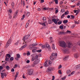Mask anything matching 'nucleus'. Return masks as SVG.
<instances>
[{
  "label": "nucleus",
  "mask_w": 80,
  "mask_h": 80,
  "mask_svg": "<svg viewBox=\"0 0 80 80\" xmlns=\"http://www.w3.org/2000/svg\"><path fill=\"white\" fill-rule=\"evenodd\" d=\"M59 44L60 46L63 47V48H65L67 47L66 43L64 41H61L59 42Z\"/></svg>",
  "instance_id": "f257e3e1"
},
{
  "label": "nucleus",
  "mask_w": 80,
  "mask_h": 80,
  "mask_svg": "<svg viewBox=\"0 0 80 80\" xmlns=\"http://www.w3.org/2000/svg\"><path fill=\"white\" fill-rule=\"evenodd\" d=\"M12 41L11 40V39H10L7 42V44L5 47V48H7L9 46V45L11 43V42Z\"/></svg>",
  "instance_id": "f03ea898"
},
{
  "label": "nucleus",
  "mask_w": 80,
  "mask_h": 80,
  "mask_svg": "<svg viewBox=\"0 0 80 80\" xmlns=\"http://www.w3.org/2000/svg\"><path fill=\"white\" fill-rule=\"evenodd\" d=\"M67 33V32H65V31H60L58 33V35H65Z\"/></svg>",
  "instance_id": "7ed1b4c3"
},
{
  "label": "nucleus",
  "mask_w": 80,
  "mask_h": 80,
  "mask_svg": "<svg viewBox=\"0 0 80 80\" xmlns=\"http://www.w3.org/2000/svg\"><path fill=\"white\" fill-rule=\"evenodd\" d=\"M29 72V73H28V75H32V73H33V70L32 69H28L27 70Z\"/></svg>",
  "instance_id": "20e7f679"
},
{
  "label": "nucleus",
  "mask_w": 80,
  "mask_h": 80,
  "mask_svg": "<svg viewBox=\"0 0 80 80\" xmlns=\"http://www.w3.org/2000/svg\"><path fill=\"white\" fill-rule=\"evenodd\" d=\"M1 75L2 78H4V76H5V77H7V74H6V73L5 72L3 73L2 72L1 73Z\"/></svg>",
  "instance_id": "39448f33"
},
{
  "label": "nucleus",
  "mask_w": 80,
  "mask_h": 80,
  "mask_svg": "<svg viewBox=\"0 0 80 80\" xmlns=\"http://www.w3.org/2000/svg\"><path fill=\"white\" fill-rule=\"evenodd\" d=\"M72 43L70 42H69L67 45V47L68 48H70L71 47H72Z\"/></svg>",
  "instance_id": "423d86ee"
},
{
  "label": "nucleus",
  "mask_w": 80,
  "mask_h": 80,
  "mask_svg": "<svg viewBox=\"0 0 80 80\" xmlns=\"http://www.w3.org/2000/svg\"><path fill=\"white\" fill-rule=\"evenodd\" d=\"M27 46V44H25L23 46H22L19 49L20 50H23V49L24 48H25Z\"/></svg>",
  "instance_id": "0eeeda50"
},
{
  "label": "nucleus",
  "mask_w": 80,
  "mask_h": 80,
  "mask_svg": "<svg viewBox=\"0 0 80 80\" xmlns=\"http://www.w3.org/2000/svg\"><path fill=\"white\" fill-rule=\"evenodd\" d=\"M54 69V68L53 67H49L48 68V70L49 71H53Z\"/></svg>",
  "instance_id": "6e6552de"
},
{
  "label": "nucleus",
  "mask_w": 80,
  "mask_h": 80,
  "mask_svg": "<svg viewBox=\"0 0 80 80\" xmlns=\"http://www.w3.org/2000/svg\"><path fill=\"white\" fill-rule=\"evenodd\" d=\"M51 56L53 57H55L57 56V53H56L55 54L54 53H52L51 54Z\"/></svg>",
  "instance_id": "1a4fd4ad"
},
{
  "label": "nucleus",
  "mask_w": 80,
  "mask_h": 80,
  "mask_svg": "<svg viewBox=\"0 0 80 80\" xmlns=\"http://www.w3.org/2000/svg\"><path fill=\"white\" fill-rule=\"evenodd\" d=\"M18 11H19L18 10L16 11L15 13L14 14L13 18H15V17H17V13H18Z\"/></svg>",
  "instance_id": "9d476101"
},
{
  "label": "nucleus",
  "mask_w": 80,
  "mask_h": 80,
  "mask_svg": "<svg viewBox=\"0 0 80 80\" xmlns=\"http://www.w3.org/2000/svg\"><path fill=\"white\" fill-rule=\"evenodd\" d=\"M68 56H65L63 58V60H64V61H66V60H67V59H68Z\"/></svg>",
  "instance_id": "9b49d317"
},
{
  "label": "nucleus",
  "mask_w": 80,
  "mask_h": 80,
  "mask_svg": "<svg viewBox=\"0 0 80 80\" xmlns=\"http://www.w3.org/2000/svg\"><path fill=\"white\" fill-rule=\"evenodd\" d=\"M39 62V61L38 60H36L33 63L34 65H37V64Z\"/></svg>",
  "instance_id": "f8f14e48"
},
{
  "label": "nucleus",
  "mask_w": 80,
  "mask_h": 80,
  "mask_svg": "<svg viewBox=\"0 0 80 80\" xmlns=\"http://www.w3.org/2000/svg\"><path fill=\"white\" fill-rule=\"evenodd\" d=\"M52 21L54 22L55 24H57V20L56 19H52Z\"/></svg>",
  "instance_id": "ddd939ff"
},
{
  "label": "nucleus",
  "mask_w": 80,
  "mask_h": 80,
  "mask_svg": "<svg viewBox=\"0 0 80 80\" xmlns=\"http://www.w3.org/2000/svg\"><path fill=\"white\" fill-rule=\"evenodd\" d=\"M27 39H28L27 38L26 36L23 37L22 38V40H23V42H25V40H27Z\"/></svg>",
  "instance_id": "4468645a"
},
{
  "label": "nucleus",
  "mask_w": 80,
  "mask_h": 80,
  "mask_svg": "<svg viewBox=\"0 0 80 80\" xmlns=\"http://www.w3.org/2000/svg\"><path fill=\"white\" fill-rule=\"evenodd\" d=\"M74 56L75 58H77L78 57V53L75 54L74 55Z\"/></svg>",
  "instance_id": "2eb2a0df"
},
{
  "label": "nucleus",
  "mask_w": 80,
  "mask_h": 80,
  "mask_svg": "<svg viewBox=\"0 0 80 80\" xmlns=\"http://www.w3.org/2000/svg\"><path fill=\"white\" fill-rule=\"evenodd\" d=\"M47 61H46L44 63V66L46 67H47L48 66V64H47Z\"/></svg>",
  "instance_id": "dca6fc26"
},
{
  "label": "nucleus",
  "mask_w": 80,
  "mask_h": 80,
  "mask_svg": "<svg viewBox=\"0 0 80 80\" xmlns=\"http://www.w3.org/2000/svg\"><path fill=\"white\" fill-rule=\"evenodd\" d=\"M11 6L12 7V8H13V7H15V4L14 3V2H12L11 3Z\"/></svg>",
  "instance_id": "f3484780"
},
{
  "label": "nucleus",
  "mask_w": 80,
  "mask_h": 80,
  "mask_svg": "<svg viewBox=\"0 0 80 80\" xmlns=\"http://www.w3.org/2000/svg\"><path fill=\"white\" fill-rule=\"evenodd\" d=\"M34 58L35 60H38V55H36L34 57Z\"/></svg>",
  "instance_id": "a211bd4d"
},
{
  "label": "nucleus",
  "mask_w": 80,
  "mask_h": 80,
  "mask_svg": "<svg viewBox=\"0 0 80 80\" xmlns=\"http://www.w3.org/2000/svg\"><path fill=\"white\" fill-rule=\"evenodd\" d=\"M16 56H17V58H20L21 57L20 55V54H17Z\"/></svg>",
  "instance_id": "6ab92c4d"
},
{
  "label": "nucleus",
  "mask_w": 80,
  "mask_h": 80,
  "mask_svg": "<svg viewBox=\"0 0 80 80\" xmlns=\"http://www.w3.org/2000/svg\"><path fill=\"white\" fill-rule=\"evenodd\" d=\"M45 47H46L48 48H50V45L49 44H46L45 45Z\"/></svg>",
  "instance_id": "aec40b11"
},
{
  "label": "nucleus",
  "mask_w": 80,
  "mask_h": 80,
  "mask_svg": "<svg viewBox=\"0 0 80 80\" xmlns=\"http://www.w3.org/2000/svg\"><path fill=\"white\" fill-rule=\"evenodd\" d=\"M8 59H9V58H8V57H7V56L6 55L5 56V61H8Z\"/></svg>",
  "instance_id": "412c9836"
},
{
  "label": "nucleus",
  "mask_w": 80,
  "mask_h": 80,
  "mask_svg": "<svg viewBox=\"0 0 80 80\" xmlns=\"http://www.w3.org/2000/svg\"><path fill=\"white\" fill-rule=\"evenodd\" d=\"M63 22L64 23H67L68 22V20H64L63 21Z\"/></svg>",
  "instance_id": "4be33fe9"
},
{
  "label": "nucleus",
  "mask_w": 80,
  "mask_h": 80,
  "mask_svg": "<svg viewBox=\"0 0 80 80\" xmlns=\"http://www.w3.org/2000/svg\"><path fill=\"white\" fill-rule=\"evenodd\" d=\"M50 58L51 60H53V59H54V57L51 56L50 57Z\"/></svg>",
  "instance_id": "5701e85b"
},
{
  "label": "nucleus",
  "mask_w": 80,
  "mask_h": 80,
  "mask_svg": "<svg viewBox=\"0 0 80 80\" xmlns=\"http://www.w3.org/2000/svg\"><path fill=\"white\" fill-rule=\"evenodd\" d=\"M67 74H70V73H71V71L70 70H68L67 71Z\"/></svg>",
  "instance_id": "b1692460"
},
{
  "label": "nucleus",
  "mask_w": 80,
  "mask_h": 80,
  "mask_svg": "<svg viewBox=\"0 0 80 80\" xmlns=\"http://www.w3.org/2000/svg\"><path fill=\"white\" fill-rule=\"evenodd\" d=\"M52 48L53 50H55V45H54V44H53L52 45Z\"/></svg>",
  "instance_id": "393cba45"
},
{
  "label": "nucleus",
  "mask_w": 80,
  "mask_h": 80,
  "mask_svg": "<svg viewBox=\"0 0 80 80\" xmlns=\"http://www.w3.org/2000/svg\"><path fill=\"white\" fill-rule=\"evenodd\" d=\"M70 16L71 17V19H73L74 18H75V16L73 15H70Z\"/></svg>",
  "instance_id": "a878e982"
},
{
  "label": "nucleus",
  "mask_w": 80,
  "mask_h": 80,
  "mask_svg": "<svg viewBox=\"0 0 80 80\" xmlns=\"http://www.w3.org/2000/svg\"><path fill=\"white\" fill-rule=\"evenodd\" d=\"M6 55L7 57H8L9 58L11 57V55L9 54H7Z\"/></svg>",
  "instance_id": "bb28decb"
},
{
  "label": "nucleus",
  "mask_w": 80,
  "mask_h": 80,
  "mask_svg": "<svg viewBox=\"0 0 80 80\" xmlns=\"http://www.w3.org/2000/svg\"><path fill=\"white\" fill-rule=\"evenodd\" d=\"M10 68L8 66H6V69L8 70H10Z\"/></svg>",
  "instance_id": "cd10ccee"
},
{
  "label": "nucleus",
  "mask_w": 80,
  "mask_h": 80,
  "mask_svg": "<svg viewBox=\"0 0 80 80\" xmlns=\"http://www.w3.org/2000/svg\"><path fill=\"white\" fill-rule=\"evenodd\" d=\"M37 45H38V44H35L34 43L32 45V47H34V46H37Z\"/></svg>",
  "instance_id": "c85d7f7f"
},
{
  "label": "nucleus",
  "mask_w": 80,
  "mask_h": 80,
  "mask_svg": "<svg viewBox=\"0 0 80 80\" xmlns=\"http://www.w3.org/2000/svg\"><path fill=\"white\" fill-rule=\"evenodd\" d=\"M69 13V12L68 11H67V12H65V15H68V14Z\"/></svg>",
  "instance_id": "c756f323"
},
{
  "label": "nucleus",
  "mask_w": 80,
  "mask_h": 80,
  "mask_svg": "<svg viewBox=\"0 0 80 80\" xmlns=\"http://www.w3.org/2000/svg\"><path fill=\"white\" fill-rule=\"evenodd\" d=\"M80 9H79L78 10H77V12H76V15H78V13H79V12H80Z\"/></svg>",
  "instance_id": "7c9ffc66"
},
{
  "label": "nucleus",
  "mask_w": 80,
  "mask_h": 80,
  "mask_svg": "<svg viewBox=\"0 0 80 80\" xmlns=\"http://www.w3.org/2000/svg\"><path fill=\"white\" fill-rule=\"evenodd\" d=\"M32 53H35L37 52V50L35 49H33L32 50Z\"/></svg>",
  "instance_id": "2f4dec72"
},
{
  "label": "nucleus",
  "mask_w": 80,
  "mask_h": 80,
  "mask_svg": "<svg viewBox=\"0 0 80 80\" xmlns=\"http://www.w3.org/2000/svg\"><path fill=\"white\" fill-rule=\"evenodd\" d=\"M58 73L59 74H60L61 75H62V71L61 70H59L58 71Z\"/></svg>",
  "instance_id": "473e14b6"
},
{
  "label": "nucleus",
  "mask_w": 80,
  "mask_h": 80,
  "mask_svg": "<svg viewBox=\"0 0 80 80\" xmlns=\"http://www.w3.org/2000/svg\"><path fill=\"white\" fill-rule=\"evenodd\" d=\"M34 48V47H30L29 48V49L31 50H33Z\"/></svg>",
  "instance_id": "72a5a7b5"
},
{
  "label": "nucleus",
  "mask_w": 80,
  "mask_h": 80,
  "mask_svg": "<svg viewBox=\"0 0 80 80\" xmlns=\"http://www.w3.org/2000/svg\"><path fill=\"white\" fill-rule=\"evenodd\" d=\"M64 16H65V14L64 13L61 16V18H64Z\"/></svg>",
  "instance_id": "f704fd0d"
},
{
  "label": "nucleus",
  "mask_w": 80,
  "mask_h": 80,
  "mask_svg": "<svg viewBox=\"0 0 80 80\" xmlns=\"http://www.w3.org/2000/svg\"><path fill=\"white\" fill-rule=\"evenodd\" d=\"M37 52H38V53H40L41 52H42V49H39L38 50H37Z\"/></svg>",
  "instance_id": "c9c22d12"
},
{
  "label": "nucleus",
  "mask_w": 80,
  "mask_h": 80,
  "mask_svg": "<svg viewBox=\"0 0 80 80\" xmlns=\"http://www.w3.org/2000/svg\"><path fill=\"white\" fill-rule=\"evenodd\" d=\"M66 78V76H64L63 78H61V80H65Z\"/></svg>",
  "instance_id": "e433bc0d"
},
{
  "label": "nucleus",
  "mask_w": 80,
  "mask_h": 80,
  "mask_svg": "<svg viewBox=\"0 0 80 80\" xmlns=\"http://www.w3.org/2000/svg\"><path fill=\"white\" fill-rule=\"evenodd\" d=\"M65 9H62L61 10V12H62V13H63V12H65Z\"/></svg>",
  "instance_id": "4c0bfd02"
},
{
  "label": "nucleus",
  "mask_w": 80,
  "mask_h": 80,
  "mask_svg": "<svg viewBox=\"0 0 80 80\" xmlns=\"http://www.w3.org/2000/svg\"><path fill=\"white\" fill-rule=\"evenodd\" d=\"M13 59H14L13 57H12L10 58V60H11V61H13Z\"/></svg>",
  "instance_id": "58836bf2"
},
{
  "label": "nucleus",
  "mask_w": 80,
  "mask_h": 80,
  "mask_svg": "<svg viewBox=\"0 0 80 80\" xmlns=\"http://www.w3.org/2000/svg\"><path fill=\"white\" fill-rule=\"evenodd\" d=\"M20 40L18 41L15 44V45H18V43H19V42Z\"/></svg>",
  "instance_id": "ea45409f"
},
{
  "label": "nucleus",
  "mask_w": 80,
  "mask_h": 80,
  "mask_svg": "<svg viewBox=\"0 0 80 80\" xmlns=\"http://www.w3.org/2000/svg\"><path fill=\"white\" fill-rule=\"evenodd\" d=\"M30 12H28L27 13L26 15L28 16H28L30 15Z\"/></svg>",
  "instance_id": "a19ab883"
},
{
  "label": "nucleus",
  "mask_w": 80,
  "mask_h": 80,
  "mask_svg": "<svg viewBox=\"0 0 80 80\" xmlns=\"http://www.w3.org/2000/svg\"><path fill=\"white\" fill-rule=\"evenodd\" d=\"M54 0V2H55L56 4H58V0Z\"/></svg>",
  "instance_id": "79ce46f5"
},
{
  "label": "nucleus",
  "mask_w": 80,
  "mask_h": 80,
  "mask_svg": "<svg viewBox=\"0 0 80 80\" xmlns=\"http://www.w3.org/2000/svg\"><path fill=\"white\" fill-rule=\"evenodd\" d=\"M29 25V23H27L26 25V28H27Z\"/></svg>",
  "instance_id": "37998d69"
},
{
  "label": "nucleus",
  "mask_w": 80,
  "mask_h": 80,
  "mask_svg": "<svg viewBox=\"0 0 80 80\" xmlns=\"http://www.w3.org/2000/svg\"><path fill=\"white\" fill-rule=\"evenodd\" d=\"M75 25H71V28H73L75 27Z\"/></svg>",
  "instance_id": "c03bdc74"
},
{
  "label": "nucleus",
  "mask_w": 80,
  "mask_h": 80,
  "mask_svg": "<svg viewBox=\"0 0 80 80\" xmlns=\"http://www.w3.org/2000/svg\"><path fill=\"white\" fill-rule=\"evenodd\" d=\"M45 23H46V22H44L43 23H42V26H46V25L45 24Z\"/></svg>",
  "instance_id": "a18cd8bd"
},
{
  "label": "nucleus",
  "mask_w": 80,
  "mask_h": 80,
  "mask_svg": "<svg viewBox=\"0 0 80 80\" xmlns=\"http://www.w3.org/2000/svg\"><path fill=\"white\" fill-rule=\"evenodd\" d=\"M22 3H23V6H25V3L24 2V1H23V2L22 1L21 2V4H22Z\"/></svg>",
  "instance_id": "49530a36"
},
{
  "label": "nucleus",
  "mask_w": 80,
  "mask_h": 80,
  "mask_svg": "<svg viewBox=\"0 0 80 80\" xmlns=\"http://www.w3.org/2000/svg\"><path fill=\"white\" fill-rule=\"evenodd\" d=\"M59 28H60V29H63V27L62 25H61L59 27Z\"/></svg>",
  "instance_id": "de8ad7c7"
},
{
  "label": "nucleus",
  "mask_w": 80,
  "mask_h": 80,
  "mask_svg": "<svg viewBox=\"0 0 80 80\" xmlns=\"http://www.w3.org/2000/svg\"><path fill=\"white\" fill-rule=\"evenodd\" d=\"M42 20H43V21H46V18L45 17H43Z\"/></svg>",
  "instance_id": "09e8293b"
},
{
  "label": "nucleus",
  "mask_w": 80,
  "mask_h": 80,
  "mask_svg": "<svg viewBox=\"0 0 80 80\" xmlns=\"http://www.w3.org/2000/svg\"><path fill=\"white\" fill-rule=\"evenodd\" d=\"M48 23L49 24H51V23H52V21L49 20L48 21Z\"/></svg>",
  "instance_id": "8fccbe9b"
},
{
  "label": "nucleus",
  "mask_w": 80,
  "mask_h": 80,
  "mask_svg": "<svg viewBox=\"0 0 80 80\" xmlns=\"http://www.w3.org/2000/svg\"><path fill=\"white\" fill-rule=\"evenodd\" d=\"M65 32L66 33H71V31H70L67 30V32Z\"/></svg>",
  "instance_id": "3c124183"
},
{
  "label": "nucleus",
  "mask_w": 80,
  "mask_h": 80,
  "mask_svg": "<svg viewBox=\"0 0 80 80\" xmlns=\"http://www.w3.org/2000/svg\"><path fill=\"white\" fill-rule=\"evenodd\" d=\"M62 22L61 21H59L58 22V25H60V24H62Z\"/></svg>",
  "instance_id": "603ef678"
},
{
  "label": "nucleus",
  "mask_w": 80,
  "mask_h": 80,
  "mask_svg": "<svg viewBox=\"0 0 80 80\" xmlns=\"http://www.w3.org/2000/svg\"><path fill=\"white\" fill-rule=\"evenodd\" d=\"M35 58H34V57H32V61H34V60H35Z\"/></svg>",
  "instance_id": "864d4df0"
},
{
  "label": "nucleus",
  "mask_w": 80,
  "mask_h": 80,
  "mask_svg": "<svg viewBox=\"0 0 80 80\" xmlns=\"http://www.w3.org/2000/svg\"><path fill=\"white\" fill-rule=\"evenodd\" d=\"M79 67H80V64H79L76 66L77 68H78Z\"/></svg>",
  "instance_id": "5fc2aeb1"
},
{
  "label": "nucleus",
  "mask_w": 80,
  "mask_h": 80,
  "mask_svg": "<svg viewBox=\"0 0 80 80\" xmlns=\"http://www.w3.org/2000/svg\"><path fill=\"white\" fill-rule=\"evenodd\" d=\"M24 18H25V15H23L22 16V17L21 18V20H23L24 19Z\"/></svg>",
  "instance_id": "6e6d98bb"
},
{
  "label": "nucleus",
  "mask_w": 80,
  "mask_h": 80,
  "mask_svg": "<svg viewBox=\"0 0 80 80\" xmlns=\"http://www.w3.org/2000/svg\"><path fill=\"white\" fill-rule=\"evenodd\" d=\"M11 72H13L15 71V70L14 69V68H12L11 70Z\"/></svg>",
  "instance_id": "4d7b16f0"
},
{
  "label": "nucleus",
  "mask_w": 80,
  "mask_h": 80,
  "mask_svg": "<svg viewBox=\"0 0 80 80\" xmlns=\"http://www.w3.org/2000/svg\"><path fill=\"white\" fill-rule=\"evenodd\" d=\"M75 23H76V24H78L79 23V22H78V21H75L74 22Z\"/></svg>",
  "instance_id": "13d9d810"
},
{
  "label": "nucleus",
  "mask_w": 80,
  "mask_h": 80,
  "mask_svg": "<svg viewBox=\"0 0 80 80\" xmlns=\"http://www.w3.org/2000/svg\"><path fill=\"white\" fill-rule=\"evenodd\" d=\"M3 68L2 67V66H0V71H1V70L3 69Z\"/></svg>",
  "instance_id": "bf43d9fd"
},
{
  "label": "nucleus",
  "mask_w": 80,
  "mask_h": 80,
  "mask_svg": "<svg viewBox=\"0 0 80 80\" xmlns=\"http://www.w3.org/2000/svg\"><path fill=\"white\" fill-rule=\"evenodd\" d=\"M27 38L28 39L29 37H30V35H27L26 36Z\"/></svg>",
  "instance_id": "052dcab7"
},
{
  "label": "nucleus",
  "mask_w": 80,
  "mask_h": 80,
  "mask_svg": "<svg viewBox=\"0 0 80 80\" xmlns=\"http://www.w3.org/2000/svg\"><path fill=\"white\" fill-rule=\"evenodd\" d=\"M52 80H55V76H52Z\"/></svg>",
  "instance_id": "680f3d73"
},
{
  "label": "nucleus",
  "mask_w": 80,
  "mask_h": 80,
  "mask_svg": "<svg viewBox=\"0 0 80 80\" xmlns=\"http://www.w3.org/2000/svg\"><path fill=\"white\" fill-rule=\"evenodd\" d=\"M62 68V65H60L58 67V69H59V68Z\"/></svg>",
  "instance_id": "e2e57ef3"
},
{
  "label": "nucleus",
  "mask_w": 80,
  "mask_h": 80,
  "mask_svg": "<svg viewBox=\"0 0 80 80\" xmlns=\"http://www.w3.org/2000/svg\"><path fill=\"white\" fill-rule=\"evenodd\" d=\"M45 45L44 46V45H42V48H45Z\"/></svg>",
  "instance_id": "0e129e2a"
},
{
  "label": "nucleus",
  "mask_w": 80,
  "mask_h": 80,
  "mask_svg": "<svg viewBox=\"0 0 80 80\" xmlns=\"http://www.w3.org/2000/svg\"><path fill=\"white\" fill-rule=\"evenodd\" d=\"M58 12V10H55V13H57Z\"/></svg>",
  "instance_id": "69168bd1"
},
{
  "label": "nucleus",
  "mask_w": 80,
  "mask_h": 80,
  "mask_svg": "<svg viewBox=\"0 0 80 80\" xmlns=\"http://www.w3.org/2000/svg\"><path fill=\"white\" fill-rule=\"evenodd\" d=\"M63 1H61L60 2V5H62V4H63Z\"/></svg>",
  "instance_id": "338daca9"
},
{
  "label": "nucleus",
  "mask_w": 80,
  "mask_h": 80,
  "mask_svg": "<svg viewBox=\"0 0 80 80\" xmlns=\"http://www.w3.org/2000/svg\"><path fill=\"white\" fill-rule=\"evenodd\" d=\"M3 68H4L5 67V64H3L2 66H1Z\"/></svg>",
  "instance_id": "774afa93"
}]
</instances>
